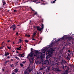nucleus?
Segmentation results:
<instances>
[{
	"mask_svg": "<svg viewBox=\"0 0 74 74\" xmlns=\"http://www.w3.org/2000/svg\"><path fill=\"white\" fill-rule=\"evenodd\" d=\"M33 52H34V53H33ZM38 51L34 50L32 51V52H31L29 54H28L27 56V58H28L30 63L33 64V60L34 59V57L36 56L38 57Z\"/></svg>",
	"mask_w": 74,
	"mask_h": 74,
	"instance_id": "f257e3e1",
	"label": "nucleus"
},
{
	"mask_svg": "<svg viewBox=\"0 0 74 74\" xmlns=\"http://www.w3.org/2000/svg\"><path fill=\"white\" fill-rule=\"evenodd\" d=\"M64 38L66 39V42H64V43H66V44L69 43L70 42L71 40H72V39H73V37H70L69 36H66L65 35H64L63 36L62 38L58 39V40L57 41H60L61 40V41L62 40H64Z\"/></svg>",
	"mask_w": 74,
	"mask_h": 74,
	"instance_id": "f03ea898",
	"label": "nucleus"
},
{
	"mask_svg": "<svg viewBox=\"0 0 74 74\" xmlns=\"http://www.w3.org/2000/svg\"><path fill=\"white\" fill-rule=\"evenodd\" d=\"M53 45H53V43L52 42L49 45V47H46V48H45V49H43L42 51V53H45V51L48 50V49H49V48L52 47V46H53Z\"/></svg>",
	"mask_w": 74,
	"mask_h": 74,
	"instance_id": "7ed1b4c3",
	"label": "nucleus"
},
{
	"mask_svg": "<svg viewBox=\"0 0 74 74\" xmlns=\"http://www.w3.org/2000/svg\"><path fill=\"white\" fill-rule=\"evenodd\" d=\"M53 43V45H54L52 47L49 48L48 49H50V51L51 52H53V51H55V50H54V49H53V48H52L53 47H54V46H55V45H56V44H57V41L56 40L55 42H52L51 43Z\"/></svg>",
	"mask_w": 74,
	"mask_h": 74,
	"instance_id": "20e7f679",
	"label": "nucleus"
},
{
	"mask_svg": "<svg viewBox=\"0 0 74 74\" xmlns=\"http://www.w3.org/2000/svg\"><path fill=\"white\" fill-rule=\"evenodd\" d=\"M41 25L42 27L41 28L39 26H36V28L37 29V30H38L39 32H41V30L42 31L44 29V25L42 24Z\"/></svg>",
	"mask_w": 74,
	"mask_h": 74,
	"instance_id": "39448f33",
	"label": "nucleus"
},
{
	"mask_svg": "<svg viewBox=\"0 0 74 74\" xmlns=\"http://www.w3.org/2000/svg\"><path fill=\"white\" fill-rule=\"evenodd\" d=\"M10 29H12L13 28V31H15V30L16 29V25H12L11 26V27H10Z\"/></svg>",
	"mask_w": 74,
	"mask_h": 74,
	"instance_id": "423d86ee",
	"label": "nucleus"
},
{
	"mask_svg": "<svg viewBox=\"0 0 74 74\" xmlns=\"http://www.w3.org/2000/svg\"><path fill=\"white\" fill-rule=\"evenodd\" d=\"M30 64H29V66H28V68H27L26 70L24 72V74H29V73L27 72V70L29 69H30Z\"/></svg>",
	"mask_w": 74,
	"mask_h": 74,
	"instance_id": "0eeeda50",
	"label": "nucleus"
},
{
	"mask_svg": "<svg viewBox=\"0 0 74 74\" xmlns=\"http://www.w3.org/2000/svg\"><path fill=\"white\" fill-rule=\"evenodd\" d=\"M54 71H56V73H58V72H60L61 71L60 70L57 68L54 70Z\"/></svg>",
	"mask_w": 74,
	"mask_h": 74,
	"instance_id": "6e6552de",
	"label": "nucleus"
},
{
	"mask_svg": "<svg viewBox=\"0 0 74 74\" xmlns=\"http://www.w3.org/2000/svg\"><path fill=\"white\" fill-rule=\"evenodd\" d=\"M14 72L15 73H18V69L17 68L15 69L14 70Z\"/></svg>",
	"mask_w": 74,
	"mask_h": 74,
	"instance_id": "1a4fd4ad",
	"label": "nucleus"
},
{
	"mask_svg": "<svg viewBox=\"0 0 74 74\" xmlns=\"http://www.w3.org/2000/svg\"><path fill=\"white\" fill-rule=\"evenodd\" d=\"M33 68H32V69H28V70H27V71H29V73H30V72H31V71H32V70H33Z\"/></svg>",
	"mask_w": 74,
	"mask_h": 74,
	"instance_id": "9d476101",
	"label": "nucleus"
},
{
	"mask_svg": "<svg viewBox=\"0 0 74 74\" xmlns=\"http://www.w3.org/2000/svg\"><path fill=\"white\" fill-rule=\"evenodd\" d=\"M68 73H69V71L67 70L65 71V72L64 73V74H67Z\"/></svg>",
	"mask_w": 74,
	"mask_h": 74,
	"instance_id": "9b49d317",
	"label": "nucleus"
},
{
	"mask_svg": "<svg viewBox=\"0 0 74 74\" xmlns=\"http://www.w3.org/2000/svg\"><path fill=\"white\" fill-rule=\"evenodd\" d=\"M10 55V53H8V52H5V56H7V55Z\"/></svg>",
	"mask_w": 74,
	"mask_h": 74,
	"instance_id": "f8f14e48",
	"label": "nucleus"
},
{
	"mask_svg": "<svg viewBox=\"0 0 74 74\" xmlns=\"http://www.w3.org/2000/svg\"><path fill=\"white\" fill-rule=\"evenodd\" d=\"M47 52H48V54H49L51 52V50H50V49H49V50L47 49Z\"/></svg>",
	"mask_w": 74,
	"mask_h": 74,
	"instance_id": "ddd939ff",
	"label": "nucleus"
},
{
	"mask_svg": "<svg viewBox=\"0 0 74 74\" xmlns=\"http://www.w3.org/2000/svg\"><path fill=\"white\" fill-rule=\"evenodd\" d=\"M23 54L19 53V55H18V56L19 57L20 56V57H23Z\"/></svg>",
	"mask_w": 74,
	"mask_h": 74,
	"instance_id": "4468645a",
	"label": "nucleus"
},
{
	"mask_svg": "<svg viewBox=\"0 0 74 74\" xmlns=\"http://www.w3.org/2000/svg\"><path fill=\"white\" fill-rule=\"evenodd\" d=\"M19 41L17 42V44H19V43H21V42H22V40H21V39H19Z\"/></svg>",
	"mask_w": 74,
	"mask_h": 74,
	"instance_id": "2eb2a0df",
	"label": "nucleus"
},
{
	"mask_svg": "<svg viewBox=\"0 0 74 74\" xmlns=\"http://www.w3.org/2000/svg\"><path fill=\"white\" fill-rule=\"evenodd\" d=\"M40 58L42 59L43 58V55L42 54V53H41V56H40Z\"/></svg>",
	"mask_w": 74,
	"mask_h": 74,
	"instance_id": "dca6fc26",
	"label": "nucleus"
},
{
	"mask_svg": "<svg viewBox=\"0 0 74 74\" xmlns=\"http://www.w3.org/2000/svg\"><path fill=\"white\" fill-rule=\"evenodd\" d=\"M66 58L67 59V60H70V58H69V57L68 56H67L66 57Z\"/></svg>",
	"mask_w": 74,
	"mask_h": 74,
	"instance_id": "f3484780",
	"label": "nucleus"
},
{
	"mask_svg": "<svg viewBox=\"0 0 74 74\" xmlns=\"http://www.w3.org/2000/svg\"><path fill=\"white\" fill-rule=\"evenodd\" d=\"M54 62H57V58H54Z\"/></svg>",
	"mask_w": 74,
	"mask_h": 74,
	"instance_id": "a211bd4d",
	"label": "nucleus"
},
{
	"mask_svg": "<svg viewBox=\"0 0 74 74\" xmlns=\"http://www.w3.org/2000/svg\"><path fill=\"white\" fill-rule=\"evenodd\" d=\"M25 36H26L27 37H30V35H27V34H25Z\"/></svg>",
	"mask_w": 74,
	"mask_h": 74,
	"instance_id": "6ab92c4d",
	"label": "nucleus"
},
{
	"mask_svg": "<svg viewBox=\"0 0 74 74\" xmlns=\"http://www.w3.org/2000/svg\"><path fill=\"white\" fill-rule=\"evenodd\" d=\"M14 58L16 59H17V60H20L19 58H18V57L17 56H15V57H14Z\"/></svg>",
	"mask_w": 74,
	"mask_h": 74,
	"instance_id": "aec40b11",
	"label": "nucleus"
},
{
	"mask_svg": "<svg viewBox=\"0 0 74 74\" xmlns=\"http://www.w3.org/2000/svg\"><path fill=\"white\" fill-rule=\"evenodd\" d=\"M56 1V0H55L54 1H51V3L53 4V3H55V1Z\"/></svg>",
	"mask_w": 74,
	"mask_h": 74,
	"instance_id": "412c9836",
	"label": "nucleus"
},
{
	"mask_svg": "<svg viewBox=\"0 0 74 74\" xmlns=\"http://www.w3.org/2000/svg\"><path fill=\"white\" fill-rule=\"evenodd\" d=\"M62 62H63V63H66V61L64 60H62Z\"/></svg>",
	"mask_w": 74,
	"mask_h": 74,
	"instance_id": "4be33fe9",
	"label": "nucleus"
},
{
	"mask_svg": "<svg viewBox=\"0 0 74 74\" xmlns=\"http://www.w3.org/2000/svg\"><path fill=\"white\" fill-rule=\"evenodd\" d=\"M10 66L11 67L12 69H13V68H14V66L11 64L10 65Z\"/></svg>",
	"mask_w": 74,
	"mask_h": 74,
	"instance_id": "5701e85b",
	"label": "nucleus"
},
{
	"mask_svg": "<svg viewBox=\"0 0 74 74\" xmlns=\"http://www.w3.org/2000/svg\"><path fill=\"white\" fill-rule=\"evenodd\" d=\"M49 56L48 55L47 56H46V59H49Z\"/></svg>",
	"mask_w": 74,
	"mask_h": 74,
	"instance_id": "b1692460",
	"label": "nucleus"
},
{
	"mask_svg": "<svg viewBox=\"0 0 74 74\" xmlns=\"http://www.w3.org/2000/svg\"><path fill=\"white\" fill-rule=\"evenodd\" d=\"M34 15H38L37 13L36 12L34 14Z\"/></svg>",
	"mask_w": 74,
	"mask_h": 74,
	"instance_id": "393cba45",
	"label": "nucleus"
},
{
	"mask_svg": "<svg viewBox=\"0 0 74 74\" xmlns=\"http://www.w3.org/2000/svg\"><path fill=\"white\" fill-rule=\"evenodd\" d=\"M48 56L50 58V57H52V55L51 54H49Z\"/></svg>",
	"mask_w": 74,
	"mask_h": 74,
	"instance_id": "a878e982",
	"label": "nucleus"
},
{
	"mask_svg": "<svg viewBox=\"0 0 74 74\" xmlns=\"http://www.w3.org/2000/svg\"><path fill=\"white\" fill-rule=\"evenodd\" d=\"M47 70H49H49H50V69L49 68V67H47Z\"/></svg>",
	"mask_w": 74,
	"mask_h": 74,
	"instance_id": "bb28decb",
	"label": "nucleus"
},
{
	"mask_svg": "<svg viewBox=\"0 0 74 74\" xmlns=\"http://www.w3.org/2000/svg\"><path fill=\"white\" fill-rule=\"evenodd\" d=\"M45 71L47 73V72H49V71L48 70V69H46Z\"/></svg>",
	"mask_w": 74,
	"mask_h": 74,
	"instance_id": "cd10ccee",
	"label": "nucleus"
},
{
	"mask_svg": "<svg viewBox=\"0 0 74 74\" xmlns=\"http://www.w3.org/2000/svg\"><path fill=\"white\" fill-rule=\"evenodd\" d=\"M20 65L21 67H23V65L22 64H20Z\"/></svg>",
	"mask_w": 74,
	"mask_h": 74,
	"instance_id": "c85d7f7f",
	"label": "nucleus"
},
{
	"mask_svg": "<svg viewBox=\"0 0 74 74\" xmlns=\"http://www.w3.org/2000/svg\"><path fill=\"white\" fill-rule=\"evenodd\" d=\"M13 12H17V11L16 10H14L13 11Z\"/></svg>",
	"mask_w": 74,
	"mask_h": 74,
	"instance_id": "c756f323",
	"label": "nucleus"
},
{
	"mask_svg": "<svg viewBox=\"0 0 74 74\" xmlns=\"http://www.w3.org/2000/svg\"><path fill=\"white\" fill-rule=\"evenodd\" d=\"M26 61H23L22 62V63H23V64H25V63H26Z\"/></svg>",
	"mask_w": 74,
	"mask_h": 74,
	"instance_id": "7c9ffc66",
	"label": "nucleus"
},
{
	"mask_svg": "<svg viewBox=\"0 0 74 74\" xmlns=\"http://www.w3.org/2000/svg\"><path fill=\"white\" fill-rule=\"evenodd\" d=\"M6 4V3H5V2H3V5H5V4Z\"/></svg>",
	"mask_w": 74,
	"mask_h": 74,
	"instance_id": "2f4dec72",
	"label": "nucleus"
},
{
	"mask_svg": "<svg viewBox=\"0 0 74 74\" xmlns=\"http://www.w3.org/2000/svg\"><path fill=\"white\" fill-rule=\"evenodd\" d=\"M16 49H17V50L19 51V50H21V49H20L19 48H16Z\"/></svg>",
	"mask_w": 74,
	"mask_h": 74,
	"instance_id": "473e14b6",
	"label": "nucleus"
},
{
	"mask_svg": "<svg viewBox=\"0 0 74 74\" xmlns=\"http://www.w3.org/2000/svg\"><path fill=\"white\" fill-rule=\"evenodd\" d=\"M33 49L32 48H31V52H33Z\"/></svg>",
	"mask_w": 74,
	"mask_h": 74,
	"instance_id": "72a5a7b5",
	"label": "nucleus"
},
{
	"mask_svg": "<svg viewBox=\"0 0 74 74\" xmlns=\"http://www.w3.org/2000/svg\"><path fill=\"white\" fill-rule=\"evenodd\" d=\"M25 42H29V41H28V40H25Z\"/></svg>",
	"mask_w": 74,
	"mask_h": 74,
	"instance_id": "f704fd0d",
	"label": "nucleus"
},
{
	"mask_svg": "<svg viewBox=\"0 0 74 74\" xmlns=\"http://www.w3.org/2000/svg\"><path fill=\"white\" fill-rule=\"evenodd\" d=\"M38 0H35L33 1V2H37Z\"/></svg>",
	"mask_w": 74,
	"mask_h": 74,
	"instance_id": "c9c22d12",
	"label": "nucleus"
},
{
	"mask_svg": "<svg viewBox=\"0 0 74 74\" xmlns=\"http://www.w3.org/2000/svg\"><path fill=\"white\" fill-rule=\"evenodd\" d=\"M30 9L32 10V11H33V12H34V11H34V10H33V9H32V8H30Z\"/></svg>",
	"mask_w": 74,
	"mask_h": 74,
	"instance_id": "e433bc0d",
	"label": "nucleus"
},
{
	"mask_svg": "<svg viewBox=\"0 0 74 74\" xmlns=\"http://www.w3.org/2000/svg\"><path fill=\"white\" fill-rule=\"evenodd\" d=\"M7 63V61H5V64H6Z\"/></svg>",
	"mask_w": 74,
	"mask_h": 74,
	"instance_id": "4c0bfd02",
	"label": "nucleus"
},
{
	"mask_svg": "<svg viewBox=\"0 0 74 74\" xmlns=\"http://www.w3.org/2000/svg\"><path fill=\"white\" fill-rule=\"evenodd\" d=\"M2 71H3V72H4V71H5V69H3V68L2 69Z\"/></svg>",
	"mask_w": 74,
	"mask_h": 74,
	"instance_id": "58836bf2",
	"label": "nucleus"
},
{
	"mask_svg": "<svg viewBox=\"0 0 74 74\" xmlns=\"http://www.w3.org/2000/svg\"><path fill=\"white\" fill-rule=\"evenodd\" d=\"M7 48H8V49H11V48H10V47H9L8 46H7Z\"/></svg>",
	"mask_w": 74,
	"mask_h": 74,
	"instance_id": "ea45409f",
	"label": "nucleus"
},
{
	"mask_svg": "<svg viewBox=\"0 0 74 74\" xmlns=\"http://www.w3.org/2000/svg\"><path fill=\"white\" fill-rule=\"evenodd\" d=\"M50 53V54H52V53H53V51H51Z\"/></svg>",
	"mask_w": 74,
	"mask_h": 74,
	"instance_id": "a19ab883",
	"label": "nucleus"
},
{
	"mask_svg": "<svg viewBox=\"0 0 74 74\" xmlns=\"http://www.w3.org/2000/svg\"><path fill=\"white\" fill-rule=\"evenodd\" d=\"M69 66H70V67H73V65L72 64H69Z\"/></svg>",
	"mask_w": 74,
	"mask_h": 74,
	"instance_id": "79ce46f5",
	"label": "nucleus"
},
{
	"mask_svg": "<svg viewBox=\"0 0 74 74\" xmlns=\"http://www.w3.org/2000/svg\"><path fill=\"white\" fill-rule=\"evenodd\" d=\"M36 34V32H34V34H33V36H35V35Z\"/></svg>",
	"mask_w": 74,
	"mask_h": 74,
	"instance_id": "37998d69",
	"label": "nucleus"
},
{
	"mask_svg": "<svg viewBox=\"0 0 74 74\" xmlns=\"http://www.w3.org/2000/svg\"><path fill=\"white\" fill-rule=\"evenodd\" d=\"M67 70H69L70 68L69 67H67Z\"/></svg>",
	"mask_w": 74,
	"mask_h": 74,
	"instance_id": "c03bdc74",
	"label": "nucleus"
},
{
	"mask_svg": "<svg viewBox=\"0 0 74 74\" xmlns=\"http://www.w3.org/2000/svg\"><path fill=\"white\" fill-rule=\"evenodd\" d=\"M19 53V51H17L16 53Z\"/></svg>",
	"mask_w": 74,
	"mask_h": 74,
	"instance_id": "a18cd8bd",
	"label": "nucleus"
},
{
	"mask_svg": "<svg viewBox=\"0 0 74 74\" xmlns=\"http://www.w3.org/2000/svg\"><path fill=\"white\" fill-rule=\"evenodd\" d=\"M7 58L8 59H10V56H8L7 57Z\"/></svg>",
	"mask_w": 74,
	"mask_h": 74,
	"instance_id": "49530a36",
	"label": "nucleus"
},
{
	"mask_svg": "<svg viewBox=\"0 0 74 74\" xmlns=\"http://www.w3.org/2000/svg\"><path fill=\"white\" fill-rule=\"evenodd\" d=\"M62 63H63V61L62 60V62H61V64H62Z\"/></svg>",
	"mask_w": 74,
	"mask_h": 74,
	"instance_id": "de8ad7c7",
	"label": "nucleus"
},
{
	"mask_svg": "<svg viewBox=\"0 0 74 74\" xmlns=\"http://www.w3.org/2000/svg\"><path fill=\"white\" fill-rule=\"evenodd\" d=\"M3 47H0V49H3Z\"/></svg>",
	"mask_w": 74,
	"mask_h": 74,
	"instance_id": "09e8293b",
	"label": "nucleus"
},
{
	"mask_svg": "<svg viewBox=\"0 0 74 74\" xmlns=\"http://www.w3.org/2000/svg\"><path fill=\"white\" fill-rule=\"evenodd\" d=\"M68 52H69V53L70 52V50H68Z\"/></svg>",
	"mask_w": 74,
	"mask_h": 74,
	"instance_id": "8fccbe9b",
	"label": "nucleus"
},
{
	"mask_svg": "<svg viewBox=\"0 0 74 74\" xmlns=\"http://www.w3.org/2000/svg\"><path fill=\"white\" fill-rule=\"evenodd\" d=\"M12 74H15V73L14 72H13V73H12Z\"/></svg>",
	"mask_w": 74,
	"mask_h": 74,
	"instance_id": "3c124183",
	"label": "nucleus"
},
{
	"mask_svg": "<svg viewBox=\"0 0 74 74\" xmlns=\"http://www.w3.org/2000/svg\"><path fill=\"white\" fill-rule=\"evenodd\" d=\"M16 35H18V32H16Z\"/></svg>",
	"mask_w": 74,
	"mask_h": 74,
	"instance_id": "603ef678",
	"label": "nucleus"
},
{
	"mask_svg": "<svg viewBox=\"0 0 74 74\" xmlns=\"http://www.w3.org/2000/svg\"><path fill=\"white\" fill-rule=\"evenodd\" d=\"M17 26H21V24H19V25H17Z\"/></svg>",
	"mask_w": 74,
	"mask_h": 74,
	"instance_id": "864d4df0",
	"label": "nucleus"
},
{
	"mask_svg": "<svg viewBox=\"0 0 74 74\" xmlns=\"http://www.w3.org/2000/svg\"><path fill=\"white\" fill-rule=\"evenodd\" d=\"M40 70H43V68H41Z\"/></svg>",
	"mask_w": 74,
	"mask_h": 74,
	"instance_id": "5fc2aeb1",
	"label": "nucleus"
},
{
	"mask_svg": "<svg viewBox=\"0 0 74 74\" xmlns=\"http://www.w3.org/2000/svg\"><path fill=\"white\" fill-rule=\"evenodd\" d=\"M7 62H9V60H7L6 61Z\"/></svg>",
	"mask_w": 74,
	"mask_h": 74,
	"instance_id": "6e6d98bb",
	"label": "nucleus"
},
{
	"mask_svg": "<svg viewBox=\"0 0 74 74\" xmlns=\"http://www.w3.org/2000/svg\"><path fill=\"white\" fill-rule=\"evenodd\" d=\"M68 56L69 57L70 56V54H68Z\"/></svg>",
	"mask_w": 74,
	"mask_h": 74,
	"instance_id": "4d7b16f0",
	"label": "nucleus"
},
{
	"mask_svg": "<svg viewBox=\"0 0 74 74\" xmlns=\"http://www.w3.org/2000/svg\"><path fill=\"white\" fill-rule=\"evenodd\" d=\"M33 40H36V39H32Z\"/></svg>",
	"mask_w": 74,
	"mask_h": 74,
	"instance_id": "13d9d810",
	"label": "nucleus"
},
{
	"mask_svg": "<svg viewBox=\"0 0 74 74\" xmlns=\"http://www.w3.org/2000/svg\"><path fill=\"white\" fill-rule=\"evenodd\" d=\"M18 63V62H17L16 63V64H17Z\"/></svg>",
	"mask_w": 74,
	"mask_h": 74,
	"instance_id": "bf43d9fd",
	"label": "nucleus"
},
{
	"mask_svg": "<svg viewBox=\"0 0 74 74\" xmlns=\"http://www.w3.org/2000/svg\"><path fill=\"white\" fill-rule=\"evenodd\" d=\"M55 63H53V64H52V65H54L55 64Z\"/></svg>",
	"mask_w": 74,
	"mask_h": 74,
	"instance_id": "052dcab7",
	"label": "nucleus"
},
{
	"mask_svg": "<svg viewBox=\"0 0 74 74\" xmlns=\"http://www.w3.org/2000/svg\"><path fill=\"white\" fill-rule=\"evenodd\" d=\"M9 21H10V22H11V21H12V20H11V19H10Z\"/></svg>",
	"mask_w": 74,
	"mask_h": 74,
	"instance_id": "680f3d73",
	"label": "nucleus"
},
{
	"mask_svg": "<svg viewBox=\"0 0 74 74\" xmlns=\"http://www.w3.org/2000/svg\"><path fill=\"white\" fill-rule=\"evenodd\" d=\"M10 40H8V42H10Z\"/></svg>",
	"mask_w": 74,
	"mask_h": 74,
	"instance_id": "e2e57ef3",
	"label": "nucleus"
},
{
	"mask_svg": "<svg viewBox=\"0 0 74 74\" xmlns=\"http://www.w3.org/2000/svg\"><path fill=\"white\" fill-rule=\"evenodd\" d=\"M11 61H13V59H11Z\"/></svg>",
	"mask_w": 74,
	"mask_h": 74,
	"instance_id": "0e129e2a",
	"label": "nucleus"
},
{
	"mask_svg": "<svg viewBox=\"0 0 74 74\" xmlns=\"http://www.w3.org/2000/svg\"><path fill=\"white\" fill-rule=\"evenodd\" d=\"M12 51V52H14V51Z\"/></svg>",
	"mask_w": 74,
	"mask_h": 74,
	"instance_id": "69168bd1",
	"label": "nucleus"
},
{
	"mask_svg": "<svg viewBox=\"0 0 74 74\" xmlns=\"http://www.w3.org/2000/svg\"><path fill=\"white\" fill-rule=\"evenodd\" d=\"M18 48H19V49H21V47H19Z\"/></svg>",
	"mask_w": 74,
	"mask_h": 74,
	"instance_id": "338daca9",
	"label": "nucleus"
},
{
	"mask_svg": "<svg viewBox=\"0 0 74 74\" xmlns=\"http://www.w3.org/2000/svg\"><path fill=\"white\" fill-rule=\"evenodd\" d=\"M45 72H44L43 73V74H44V73H45Z\"/></svg>",
	"mask_w": 74,
	"mask_h": 74,
	"instance_id": "774afa93",
	"label": "nucleus"
}]
</instances>
